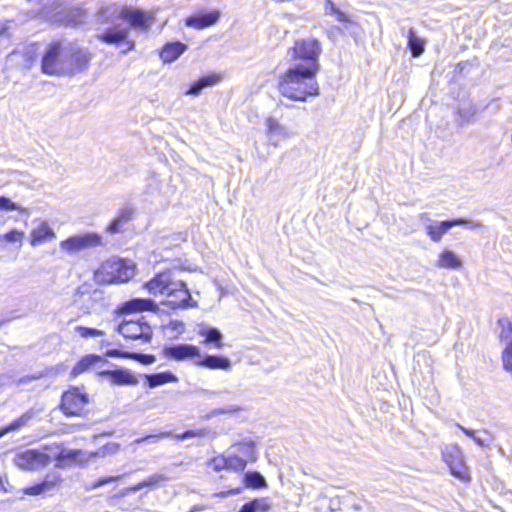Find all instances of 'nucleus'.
I'll use <instances>...</instances> for the list:
<instances>
[{
  "instance_id": "obj_23",
  "label": "nucleus",
  "mask_w": 512,
  "mask_h": 512,
  "mask_svg": "<svg viewBox=\"0 0 512 512\" xmlns=\"http://www.w3.org/2000/svg\"><path fill=\"white\" fill-rule=\"evenodd\" d=\"M38 413L39 410L35 408L28 409L19 418L15 419L9 425L0 429V438L9 432H14L25 427Z\"/></svg>"
},
{
  "instance_id": "obj_8",
  "label": "nucleus",
  "mask_w": 512,
  "mask_h": 512,
  "mask_svg": "<svg viewBox=\"0 0 512 512\" xmlns=\"http://www.w3.org/2000/svg\"><path fill=\"white\" fill-rule=\"evenodd\" d=\"M102 244V238L96 233H84L71 236L60 242V249L67 254H75Z\"/></svg>"
},
{
  "instance_id": "obj_40",
  "label": "nucleus",
  "mask_w": 512,
  "mask_h": 512,
  "mask_svg": "<svg viewBox=\"0 0 512 512\" xmlns=\"http://www.w3.org/2000/svg\"><path fill=\"white\" fill-rule=\"evenodd\" d=\"M503 368L512 375V340L509 341L502 352Z\"/></svg>"
},
{
  "instance_id": "obj_18",
  "label": "nucleus",
  "mask_w": 512,
  "mask_h": 512,
  "mask_svg": "<svg viewBox=\"0 0 512 512\" xmlns=\"http://www.w3.org/2000/svg\"><path fill=\"white\" fill-rule=\"evenodd\" d=\"M194 364L210 370L229 371L232 367L231 360L225 356L210 354L202 355L201 353L198 360L194 361Z\"/></svg>"
},
{
  "instance_id": "obj_21",
  "label": "nucleus",
  "mask_w": 512,
  "mask_h": 512,
  "mask_svg": "<svg viewBox=\"0 0 512 512\" xmlns=\"http://www.w3.org/2000/svg\"><path fill=\"white\" fill-rule=\"evenodd\" d=\"M220 18L219 11H211L209 13H199L188 17L185 23L188 27L195 29H204L218 22Z\"/></svg>"
},
{
  "instance_id": "obj_49",
  "label": "nucleus",
  "mask_w": 512,
  "mask_h": 512,
  "mask_svg": "<svg viewBox=\"0 0 512 512\" xmlns=\"http://www.w3.org/2000/svg\"><path fill=\"white\" fill-rule=\"evenodd\" d=\"M121 477H122L121 475H118V476H109V477L100 478L96 482L93 483L92 488L95 489V488L101 487L105 484H108L110 482L117 481V480L121 479Z\"/></svg>"
},
{
  "instance_id": "obj_7",
  "label": "nucleus",
  "mask_w": 512,
  "mask_h": 512,
  "mask_svg": "<svg viewBox=\"0 0 512 512\" xmlns=\"http://www.w3.org/2000/svg\"><path fill=\"white\" fill-rule=\"evenodd\" d=\"M321 52V44L314 38L297 40L293 47L294 58L306 61L307 64L305 66L316 65L317 72L320 70L319 56Z\"/></svg>"
},
{
  "instance_id": "obj_44",
  "label": "nucleus",
  "mask_w": 512,
  "mask_h": 512,
  "mask_svg": "<svg viewBox=\"0 0 512 512\" xmlns=\"http://www.w3.org/2000/svg\"><path fill=\"white\" fill-rule=\"evenodd\" d=\"M166 330L170 331L174 335H180L185 331V324L181 320H170V322L166 325Z\"/></svg>"
},
{
  "instance_id": "obj_37",
  "label": "nucleus",
  "mask_w": 512,
  "mask_h": 512,
  "mask_svg": "<svg viewBox=\"0 0 512 512\" xmlns=\"http://www.w3.org/2000/svg\"><path fill=\"white\" fill-rule=\"evenodd\" d=\"M242 410V407L237 404H230L225 407H219L212 409L208 415H206V418L209 419L211 417H215L218 415H225V414H235L237 412H240Z\"/></svg>"
},
{
  "instance_id": "obj_19",
  "label": "nucleus",
  "mask_w": 512,
  "mask_h": 512,
  "mask_svg": "<svg viewBox=\"0 0 512 512\" xmlns=\"http://www.w3.org/2000/svg\"><path fill=\"white\" fill-rule=\"evenodd\" d=\"M158 310L157 304L151 299L134 298L122 304L119 308L121 314H130L142 311L156 312Z\"/></svg>"
},
{
  "instance_id": "obj_4",
  "label": "nucleus",
  "mask_w": 512,
  "mask_h": 512,
  "mask_svg": "<svg viewBox=\"0 0 512 512\" xmlns=\"http://www.w3.org/2000/svg\"><path fill=\"white\" fill-rule=\"evenodd\" d=\"M65 48L60 42H54L45 48L41 61V71L50 76L66 75L71 71L68 65H65Z\"/></svg>"
},
{
  "instance_id": "obj_61",
  "label": "nucleus",
  "mask_w": 512,
  "mask_h": 512,
  "mask_svg": "<svg viewBox=\"0 0 512 512\" xmlns=\"http://www.w3.org/2000/svg\"><path fill=\"white\" fill-rule=\"evenodd\" d=\"M239 512H242L241 510Z\"/></svg>"
},
{
  "instance_id": "obj_39",
  "label": "nucleus",
  "mask_w": 512,
  "mask_h": 512,
  "mask_svg": "<svg viewBox=\"0 0 512 512\" xmlns=\"http://www.w3.org/2000/svg\"><path fill=\"white\" fill-rule=\"evenodd\" d=\"M46 376V373L45 372H36L34 374H31V375H25L23 377H20L18 379H15L13 376H12V380H11V383L15 384L16 386L20 387V386H25V385H29L32 381L34 380H39L43 377Z\"/></svg>"
},
{
  "instance_id": "obj_34",
  "label": "nucleus",
  "mask_w": 512,
  "mask_h": 512,
  "mask_svg": "<svg viewBox=\"0 0 512 512\" xmlns=\"http://www.w3.org/2000/svg\"><path fill=\"white\" fill-rule=\"evenodd\" d=\"M234 448L236 449L235 453L240 455V457H243L246 463L248 460H255V449L253 443H240L235 445Z\"/></svg>"
},
{
  "instance_id": "obj_59",
  "label": "nucleus",
  "mask_w": 512,
  "mask_h": 512,
  "mask_svg": "<svg viewBox=\"0 0 512 512\" xmlns=\"http://www.w3.org/2000/svg\"><path fill=\"white\" fill-rule=\"evenodd\" d=\"M353 508H354L355 510H359L361 507H360V505L355 504V505L353 506Z\"/></svg>"
},
{
  "instance_id": "obj_30",
  "label": "nucleus",
  "mask_w": 512,
  "mask_h": 512,
  "mask_svg": "<svg viewBox=\"0 0 512 512\" xmlns=\"http://www.w3.org/2000/svg\"><path fill=\"white\" fill-rule=\"evenodd\" d=\"M408 47L414 57H419L424 52L425 42L416 35L413 28L408 31Z\"/></svg>"
},
{
  "instance_id": "obj_41",
  "label": "nucleus",
  "mask_w": 512,
  "mask_h": 512,
  "mask_svg": "<svg viewBox=\"0 0 512 512\" xmlns=\"http://www.w3.org/2000/svg\"><path fill=\"white\" fill-rule=\"evenodd\" d=\"M0 210L4 211H20L27 213V209L22 208L19 204L13 202L10 198L1 196L0 197Z\"/></svg>"
},
{
  "instance_id": "obj_43",
  "label": "nucleus",
  "mask_w": 512,
  "mask_h": 512,
  "mask_svg": "<svg viewBox=\"0 0 512 512\" xmlns=\"http://www.w3.org/2000/svg\"><path fill=\"white\" fill-rule=\"evenodd\" d=\"M168 480V477L161 473H155L143 480L145 488L155 487Z\"/></svg>"
},
{
  "instance_id": "obj_17",
  "label": "nucleus",
  "mask_w": 512,
  "mask_h": 512,
  "mask_svg": "<svg viewBox=\"0 0 512 512\" xmlns=\"http://www.w3.org/2000/svg\"><path fill=\"white\" fill-rule=\"evenodd\" d=\"M99 376L105 377L112 384L115 385H130L138 384L137 377L128 369L120 368L115 370H102L98 372Z\"/></svg>"
},
{
  "instance_id": "obj_46",
  "label": "nucleus",
  "mask_w": 512,
  "mask_h": 512,
  "mask_svg": "<svg viewBox=\"0 0 512 512\" xmlns=\"http://www.w3.org/2000/svg\"><path fill=\"white\" fill-rule=\"evenodd\" d=\"M210 466L213 468V470H215L217 472L221 471L223 469L227 470L226 455H220V456L213 458L210 462Z\"/></svg>"
},
{
  "instance_id": "obj_48",
  "label": "nucleus",
  "mask_w": 512,
  "mask_h": 512,
  "mask_svg": "<svg viewBox=\"0 0 512 512\" xmlns=\"http://www.w3.org/2000/svg\"><path fill=\"white\" fill-rule=\"evenodd\" d=\"M132 352L121 351L118 349H111L106 352V356L112 358H127L130 359Z\"/></svg>"
},
{
  "instance_id": "obj_51",
  "label": "nucleus",
  "mask_w": 512,
  "mask_h": 512,
  "mask_svg": "<svg viewBox=\"0 0 512 512\" xmlns=\"http://www.w3.org/2000/svg\"><path fill=\"white\" fill-rule=\"evenodd\" d=\"M12 380V374L9 373H3L0 374V389L4 386H7L11 383Z\"/></svg>"
},
{
  "instance_id": "obj_27",
  "label": "nucleus",
  "mask_w": 512,
  "mask_h": 512,
  "mask_svg": "<svg viewBox=\"0 0 512 512\" xmlns=\"http://www.w3.org/2000/svg\"><path fill=\"white\" fill-rule=\"evenodd\" d=\"M144 377L150 388H155L166 383L178 381L177 376L170 371H164L155 374H145Z\"/></svg>"
},
{
  "instance_id": "obj_12",
  "label": "nucleus",
  "mask_w": 512,
  "mask_h": 512,
  "mask_svg": "<svg viewBox=\"0 0 512 512\" xmlns=\"http://www.w3.org/2000/svg\"><path fill=\"white\" fill-rule=\"evenodd\" d=\"M129 36V26H124L123 24H116L112 27L107 28L105 31L97 35V38L102 42L110 45H118L122 42H125L128 45L127 50L131 51L135 47V42L132 40H128Z\"/></svg>"
},
{
  "instance_id": "obj_26",
  "label": "nucleus",
  "mask_w": 512,
  "mask_h": 512,
  "mask_svg": "<svg viewBox=\"0 0 512 512\" xmlns=\"http://www.w3.org/2000/svg\"><path fill=\"white\" fill-rule=\"evenodd\" d=\"M133 213L134 211L131 207L121 208L109 224L107 230L112 234L120 232L121 228L132 219Z\"/></svg>"
},
{
  "instance_id": "obj_36",
  "label": "nucleus",
  "mask_w": 512,
  "mask_h": 512,
  "mask_svg": "<svg viewBox=\"0 0 512 512\" xmlns=\"http://www.w3.org/2000/svg\"><path fill=\"white\" fill-rule=\"evenodd\" d=\"M325 13L335 15L337 20L342 23H349L350 18L344 12L339 10L331 0H327L325 4Z\"/></svg>"
},
{
  "instance_id": "obj_14",
  "label": "nucleus",
  "mask_w": 512,
  "mask_h": 512,
  "mask_svg": "<svg viewBox=\"0 0 512 512\" xmlns=\"http://www.w3.org/2000/svg\"><path fill=\"white\" fill-rule=\"evenodd\" d=\"M200 352V348L192 344H174L163 348L164 357L176 361L198 360Z\"/></svg>"
},
{
  "instance_id": "obj_35",
  "label": "nucleus",
  "mask_w": 512,
  "mask_h": 512,
  "mask_svg": "<svg viewBox=\"0 0 512 512\" xmlns=\"http://www.w3.org/2000/svg\"><path fill=\"white\" fill-rule=\"evenodd\" d=\"M244 482L247 487L261 488L266 486L264 477L259 472H248L244 475Z\"/></svg>"
},
{
  "instance_id": "obj_55",
  "label": "nucleus",
  "mask_w": 512,
  "mask_h": 512,
  "mask_svg": "<svg viewBox=\"0 0 512 512\" xmlns=\"http://www.w3.org/2000/svg\"><path fill=\"white\" fill-rule=\"evenodd\" d=\"M16 318H17V316H14V315L6 317V318H2L0 320V327L3 326L6 323H9L10 321H12L13 319H16Z\"/></svg>"
},
{
  "instance_id": "obj_24",
  "label": "nucleus",
  "mask_w": 512,
  "mask_h": 512,
  "mask_svg": "<svg viewBox=\"0 0 512 512\" xmlns=\"http://www.w3.org/2000/svg\"><path fill=\"white\" fill-rule=\"evenodd\" d=\"M221 80V76L219 74H209L199 78L195 81L190 88L186 91V95L198 96L203 89L207 87H211L217 84Z\"/></svg>"
},
{
  "instance_id": "obj_11",
  "label": "nucleus",
  "mask_w": 512,
  "mask_h": 512,
  "mask_svg": "<svg viewBox=\"0 0 512 512\" xmlns=\"http://www.w3.org/2000/svg\"><path fill=\"white\" fill-rule=\"evenodd\" d=\"M88 403V396L77 388L66 391L62 395L61 409L67 416L80 415Z\"/></svg>"
},
{
  "instance_id": "obj_42",
  "label": "nucleus",
  "mask_w": 512,
  "mask_h": 512,
  "mask_svg": "<svg viewBox=\"0 0 512 512\" xmlns=\"http://www.w3.org/2000/svg\"><path fill=\"white\" fill-rule=\"evenodd\" d=\"M75 331L82 337V338H95L100 337L105 334L104 331L96 329V328H89L84 326H76Z\"/></svg>"
},
{
  "instance_id": "obj_50",
  "label": "nucleus",
  "mask_w": 512,
  "mask_h": 512,
  "mask_svg": "<svg viewBox=\"0 0 512 512\" xmlns=\"http://www.w3.org/2000/svg\"><path fill=\"white\" fill-rule=\"evenodd\" d=\"M45 488H46L45 483L38 484V485L28 488L26 490V493L29 495H38V494L43 493L45 491Z\"/></svg>"
},
{
  "instance_id": "obj_32",
  "label": "nucleus",
  "mask_w": 512,
  "mask_h": 512,
  "mask_svg": "<svg viewBox=\"0 0 512 512\" xmlns=\"http://www.w3.org/2000/svg\"><path fill=\"white\" fill-rule=\"evenodd\" d=\"M227 460V470H231L234 472H242L246 468V462L243 457L236 454L235 452H229L226 455Z\"/></svg>"
},
{
  "instance_id": "obj_22",
  "label": "nucleus",
  "mask_w": 512,
  "mask_h": 512,
  "mask_svg": "<svg viewBox=\"0 0 512 512\" xmlns=\"http://www.w3.org/2000/svg\"><path fill=\"white\" fill-rule=\"evenodd\" d=\"M55 238V232L46 221L40 222V224L30 233V243L33 247L44 242L54 240Z\"/></svg>"
},
{
  "instance_id": "obj_57",
  "label": "nucleus",
  "mask_w": 512,
  "mask_h": 512,
  "mask_svg": "<svg viewBox=\"0 0 512 512\" xmlns=\"http://www.w3.org/2000/svg\"><path fill=\"white\" fill-rule=\"evenodd\" d=\"M238 493H240V488L233 489V490H231V491L229 492V494H233V495H236V494H238Z\"/></svg>"
},
{
  "instance_id": "obj_2",
  "label": "nucleus",
  "mask_w": 512,
  "mask_h": 512,
  "mask_svg": "<svg viewBox=\"0 0 512 512\" xmlns=\"http://www.w3.org/2000/svg\"><path fill=\"white\" fill-rule=\"evenodd\" d=\"M146 287L152 294L167 296V304L173 309L196 307L197 302L192 301L191 294L186 284L180 280H174L170 271L157 274Z\"/></svg>"
},
{
  "instance_id": "obj_52",
  "label": "nucleus",
  "mask_w": 512,
  "mask_h": 512,
  "mask_svg": "<svg viewBox=\"0 0 512 512\" xmlns=\"http://www.w3.org/2000/svg\"><path fill=\"white\" fill-rule=\"evenodd\" d=\"M170 435H171V432L166 431V432H161V433H160L159 435H157L156 437H158V438H167V437H169ZM153 437H154V436H146V437H144V438L136 439V440L134 441V443H135V444H139V443H141V442H143V441H145V440H148V439H150V438H153Z\"/></svg>"
},
{
  "instance_id": "obj_29",
  "label": "nucleus",
  "mask_w": 512,
  "mask_h": 512,
  "mask_svg": "<svg viewBox=\"0 0 512 512\" xmlns=\"http://www.w3.org/2000/svg\"><path fill=\"white\" fill-rule=\"evenodd\" d=\"M103 361V358L99 355L89 354L83 357L72 369L73 375H79L87 371L91 366L98 362Z\"/></svg>"
},
{
  "instance_id": "obj_45",
  "label": "nucleus",
  "mask_w": 512,
  "mask_h": 512,
  "mask_svg": "<svg viewBox=\"0 0 512 512\" xmlns=\"http://www.w3.org/2000/svg\"><path fill=\"white\" fill-rule=\"evenodd\" d=\"M130 359L136 360L144 365H150L153 364L156 361V358L154 355L151 354H140L132 352V355L130 356Z\"/></svg>"
},
{
  "instance_id": "obj_16",
  "label": "nucleus",
  "mask_w": 512,
  "mask_h": 512,
  "mask_svg": "<svg viewBox=\"0 0 512 512\" xmlns=\"http://www.w3.org/2000/svg\"><path fill=\"white\" fill-rule=\"evenodd\" d=\"M265 126L268 141L274 147H277L281 141L287 140L291 136L288 127L274 117H268Z\"/></svg>"
},
{
  "instance_id": "obj_58",
  "label": "nucleus",
  "mask_w": 512,
  "mask_h": 512,
  "mask_svg": "<svg viewBox=\"0 0 512 512\" xmlns=\"http://www.w3.org/2000/svg\"><path fill=\"white\" fill-rule=\"evenodd\" d=\"M131 493V491H126V488H124L121 493H120V496H126L127 494Z\"/></svg>"
},
{
  "instance_id": "obj_28",
  "label": "nucleus",
  "mask_w": 512,
  "mask_h": 512,
  "mask_svg": "<svg viewBox=\"0 0 512 512\" xmlns=\"http://www.w3.org/2000/svg\"><path fill=\"white\" fill-rule=\"evenodd\" d=\"M439 268L458 269L462 266L461 259L451 250L445 249L436 262Z\"/></svg>"
},
{
  "instance_id": "obj_6",
  "label": "nucleus",
  "mask_w": 512,
  "mask_h": 512,
  "mask_svg": "<svg viewBox=\"0 0 512 512\" xmlns=\"http://www.w3.org/2000/svg\"><path fill=\"white\" fill-rule=\"evenodd\" d=\"M117 330L126 339L142 340L143 342H150L153 335L151 326L143 316L124 319L118 325Z\"/></svg>"
},
{
  "instance_id": "obj_13",
  "label": "nucleus",
  "mask_w": 512,
  "mask_h": 512,
  "mask_svg": "<svg viewBox=\"0 0 512 512\" xmlns=\"http://www.w3.org/2000/svg\"><path fill=\"white\" fill-rule=\"evenodd\" d=\"M65 65L71 68L66 75H74L85 70L90 62V55L87 50L76 48L74 46H66L65 48Z\"/></svg>"
},
{
  "instance_id": "obj_56",
  "label": "nucleus",
  "mask_w": 512,
  "mask_h": 512,
  "mask_svg": "<svg viewBox=\"0 0 512 512\" xmlns=\"http://www.w3.org/2000/svg\"><path fill=\"white\" fill-rule=\"evenodd\" d=\"M73 456H75V452H73ZM58 457H59V458L72 457V454H71V453H69L68 455H64V454H63V451H61V453L59 454V456H58Z\"/></svg>"
},
{
  "instance_id": "obj_5",
  "label": "nucleus",
  "mask_w": 512,
  "mask_h": 512,
  "mask_svg": "<svg viewBox=\"0 0 512 512\" xmlns=\"http://www.w3.org/2000/svg\"><path fill=\"white\" fill-rule=\"evenodd\" d=\"M421 220H427L425 224L426 234L430 237L433 242H440L444 234H446L451 228L455 226H466L470 229L482 228L483 224L480 221H470L465 218H456L452 220H445L441 222H432L427 213L420 215Z\"/></svg>"
},
{
  "instance_id": "obj_1",
  "label": "nucleus",
  "mask_w": 512,
  "mask_h": 512,
  "mask_svg": "<svg viewBox=\"0 0 512 512\" xmlns=\"http://www.w3.org/2000/svg\"><path fill=\"white\" fill-rule=\"evenodd\" d=\"M317 73L316 65L296 64L280 76L278 90L283 97L290 100L306 101L310 96L319 95Z\"/></svg>"
},
{
  "instance_id": "obj_31",
  "label": "nucleus",
  "mask_w": 512,
  "mask_h": 512,
  "mask_svg": "<svg viewBox=\"0 0 512 512\" xmlns=\"http://www.w3.org/2000/svg\"><path fill=\"white\" fill-rule=\"evenodd\" d=\"M271 509V504L266 498H256L241 507L242 512H267Z\"/></svg>"
},
{
  "instance_id": "obj_15",
  "label": "nucleus",
  "mask_w": 512,
  "mask_h": 512,
  "mask_svg": "<svg viewBox=\"0 0 512 512\" xmlns=\"http://www.w3.org/2000/svg\"><path fill=\"white\" fill-rule=\"evenodd\" d=\"M443 458L449 466L452 475L463 481L469 479L468 469L459 448L453 447L450 451L444 452Z\"/></svg>"
},
{
  "instance_id": "obj_53",
  "label": "nucleus",
  "mask_w": 512,
  "mask_h": 512,
  "mask_svg": "<svg viewBox=\"0 0 512 512\" xmlns=\"http://www.w3.org/2000/svg\"><path fill=\"white\" fill-rule=\"evenodd\" d=\"M145 488V485H144V482H139L138 484L136 485H133V486H130V487H127L126 488V491H131L132 492H138L140 491L141 489Z\"/></svg>"
},
{
  "instance_id": "obj_60",
  "label": "nucleus",
  "mask_w": 512,
  "mask_h": 512,
  "mask_svg": "<svg viewBox=\"0 0 512 512\" xmlns=\"http://www.w3.org/2000/svg\"><path fill=\"white\" fill-rule=\"evenodd\" d=\"M509 329H510V330H511V332H512V324H510V325H509Z\"/></svg>"
},
{
  "instance_id": "obj_10",
  "label": "nucleus",
  "mask_w": 512,
  "mask_h": 512,
  "mask_svg": "<svg viewBox=\"0 0 512 512\" xmlns=\"http://www.w3.org/2000/svg\"><path fill=\"white\" fill-rule=\"evenodd\" d=\"M117 18H123L129 22L126 26L134 27L136 29L147 31L153 21V17L148 13L132 8V7H122L121 9H115L113 14H116Z\"/></svg>"
},
{
  "instance_id": "obj_33",
  "label": "nucleus",
  "mask_w": 512,
  "mask_h": 512,
  "mask_svg": "<svg viewBox=\"0 0 512 512\" xmlns=\"http://www.w3.org/2000/svg\"><path fill=\"white\" fill-rule=\"evenodd\" d=\"M457 427L463 431L468 437L472 438L474 442L479 445L480 447H486L489 446L491 443L490 436L484 432V436H479L474 430L467 429L464 426L457 424Z\"/></svg>"
},
{
  "instance_id": "obj_20",
  "label": "nucleus",
  "mask_w": 512,
  "mask_h": 512,
  "mask_svg": "<svg viewBox=\"0 0 512 512\" xmlns=\"http://www.w3.org/2000/svg\"><path fill=\"white\" fill-rule=\"evenodd\" d=\"M198 335L203 337L202 343L206 346H213L216 349H222L224 346L223 334L217 328L200 324L198 326Z\"/></svg>"
},
{
  "instance_id": "obj_9",
  "label": "nucleus",
  "mask_w": 512,
  "mask_h": 512,
  "mask_svg": "<svg viewBox=\"0 0 512 512\" xmlns=\"http://www.w3.org/2000/svg\"><path fill=\"white\" fill-rule=\"evenodd\" d=\"M51 462L48 454L35 449H29L16 454L14 463L24 470H38Z\"/></svg>"
},
{
  "instance_id": "obj_25",
  "label": "nucleus",
  "mask_w": 512,
  "mask_h": 512,
  "mask_svg": "<svg viewBox=\"0 0 512 512\" xmlns=\"http://www.w3.org/2000/svg\"><path fill=\"white\" fill-rule=\"evenodd\" d=\"M187 49V45L181 42H173L166 44L160 57L165 63H171L177 60Z\"/></svg>"
},
{
  "instance_id": "obj_47",
  "label": "nucleus",
  "mask_w": 512,
  "mask_h": 512,
  "mask_svg": "<svg viewBox=\"0 0 512 512\" xmlns=\"http://www.w3.org/2000/svg\"><path fill=\"white\" fill-rule=\"evenodd\" d=\"M458 114L461 117V119L467 123L471 120L472 117L475 116L476 108L473 106H469L468 108L461 107L458 109Z\"/></svg>"
},
{
  "instance_id": "obj_3",
  "label": "nucleus",
  "mask_w": 512,
  "mask_h": 512,
  "mask_svg": "<svg viewBox=\"0 0 512 512\" xmlns=\"http://www.w3.org/2000/svg\"><path fill=\"white\" fill-rule=\"evenodd\" d=\"M135 275V264L131 260L108 259L95 273L101 284L124 283Z\"/></svg>"
},
{
  "instance_id": "obj_38",
  "label": "nucleus",
  "mask_w": 512,
  "mask_h": 512,
  "mask_svg": "<svg viewBox=\"0 0 512 512\" xmlns=\"http://www.w3.org/2000/svg\"><path fill=\"white\" fill-rule=\"evenodd\" d=\"M212 431L209 428H200V429H194V430H187L181 434L174 435V438L178 440H185L188 438L193 437H206L208 436Z\"/></svg>"
},
{
  "instance_id": "obj_54",
  "label": "nucleus",
  "mask_w": 512,
  "mask_h": 512,
  "mask_svg": "<svg viewBox=\"0 0 512 512\" xmlns=\"http://www.w3.org/2000/svg\"><path fill=\"white\" fill-rule=\"evenodd\" d=\"M9 25L8 23H0V37L8 36Z\"/></svg>"
}]
</instances>
